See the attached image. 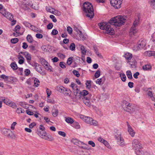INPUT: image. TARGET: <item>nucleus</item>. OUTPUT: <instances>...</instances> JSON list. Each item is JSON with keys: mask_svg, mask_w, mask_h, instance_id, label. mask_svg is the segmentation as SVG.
<instances>
[{"mask_svg": "<svg viewBox=\"0 0 155 155\" xmlns=\"http://www.w3.org/2000/svg\"><path fill=\"white\" fill-rule=\"evenodd\" d=\"M92 95L91 94H89L87 95V97H82L83 101H87L88 100H89V99L91 98Z\"/></svg>", "mask_w": 155, "mask_h": 155, "instance_id": "ea45409f", "label": "nucleus"}, {"mask_svg": "<svg viewBox=\"0 0 155 155\" xmlns=\"http://www.w3.org/2000/svg\"><path fill=\"white\" fill-rule=\"evenodd\" d=\"M101 72L100 70H98L95 73V77L96 78H98L100 75Z\"/></svg>", "mask_w": 155, "mask_h": 155, "instance_id": "864d4df0", "label": "nucleus"}, {"mask_svg": "<svg viewBox=\"0 0 155 155\" xmlns=\"http://www.w3.org/2000/svg\"><path fill=\"white\" fill-rule=\"evenodd\" d=\"M8 106L14 108H15L17 107L15 103L12 101H11Z\"/></svg>", "mask_w": 155, "mask_h": 155, "instance_id": "e433bc0d", "label": "nucleus"}, {"mask_svg": "<svg viewBox=\"0 0 155 155\" xmlns=\"http://www.w3.org/2000/svg\"><path fill=\"white\" fill-rule=\"evenodd\" d=\"M126 19V16L118 15L111 18L109 23L101 22L98 24V25L101 29L105 30L107 34L113 35L114 34V30L111 28L110 25H114L116 27L124 25Z\"/></svg>", "mask_w": 155, "mask_h": 155, "instance_id": "f257e3e1", "label": "nucleus"}, {"mask_svg": "<svg viewBox=\"0 0 155 155\" xmlns=\"http://www.w3.org/2000/svg\"><path fill=\"white\" fill-rule=\"evenodd\" d=\"M150 5L153 8H155V0H149Z\"/></svg>", "mask_w": 155, "mask_h": 155, "instance_id": "2f4dec72", "label": "nucleus"}, {"mask_svg": "<svg viewBox=\"0 0 155 155\" xmlns=\"http://www.w3.org/2000/svg\"><path fill=\"white\" fill-rule=\"evenodd\" d=\"M91 81H86V87L88 89H89L91 87Z\"/></svg>", "mask_w": 155, "mask_h": 155, "instance_id": "09e8293b", "label": "nucleus"}, {"mask_svg": "<svg viewBox=\"0 0 155 155\" xmlns=\"http://www.w3.org/2000/svg\"><path fill=\"white\" fill-rule=\"evenodd\" d=\"M67 31H68V33L69 34H72V29L71 27H70L69 26H68L67 27Z\"/></svg>", "mask_w": 155, "mask_h": 155, "instance_id": "5fc2aeb1", "label": "nucleus"}, {"mask_svg": "<svg viewBox=\"0 0 155 155\" xmlns=\"http://www.w3.org/2000/svg\"><path fill=\"white\" fill-rule=\"evenodd\" d=\"M18 39L17 38H12L11 40V42L12 44H15L18 41Z\"/></svg>", "mask_w": 155, "mask_h": 155, "instance_id": "a18cd8bd", "label": "nucleus"}, {"mask_svg": "<svg viewBox=\"0 0 155 155\" xmlns=\"http://www.w3.org/2000/svg\"><path fill=\"white\" fill-rule=\"evenodd\" d=\"M89 94L88 93V92L86 90H83L81 92H80L79 93V98H81L84 97L85 96L87 95H88Z\"/></svg>", "mask_w": 155, "mask_h": 155, "instance_id": "2eb2a0df", "label": "nucleus"}, {"mask_svg": "<svg viewBox=\"0 0 155 155\" xmlns=\"http://www.w3.org/2000/svg\"><path fill=\"white\" fill-rule=\"evenodd\" d=\"M83 119L84 121L85 122L90 124L91 121L92 120V118L89 117H85Z\"/></svg>", "mask_w": 155, "mask_h": 155, "instance_id": "b1692460", "label": "nucleus"}, {"mask_svg": "<svg viewBox=\"0 0 155 155\" xmlns=\"http://www.w3.org/2000/svg\"><path fill=\"white\" fill-rule=\"evenodd\" d=\"M58 33V31H57V30L55 29H54L51 32V35H57Z\"/></svg>", "mask_w": 155, "mask_h": 155, "instance_id": "4d7b16f0", "label": "nucleus"}, {"mask_svg": "<svg viewBox=\"0 0 155 155\" xmlns=\"http://www.w3.org/2000/svg\"><path fill=\"white\" fill-rule=\"evenodd\" d=\"M72 57H70L67 60V63L68 65H70L72 62Z\"/></svg>", "mask_w": 155, "mask_h": 155, "instance_id": "37998d69", "label": "nucleus"}, {"mask_svg": "<svg viewBox=\"0 0 155 155\" xmlns=\"http://www.w3.org/2000/svg\"><path fill=\"white\" fill-rule=\"evenodd\" d=\"M127 124L128 132L130 136L133 137L134 136L135 132L128 122H127Z\"/></svg>", "mask_w": 155, "mask_h": 155, "instance_id": "f8f14e48", "label": "nucleus"}, {"mask_svg": "<svg viewBox=\"0 0 155 155\" xmlns=\"http://www.w3.org/2000/svg\"><path fill=\"white\" fill-rule=\"evenodd\" d=\"M42 136V138L45 139V140H49L51 141L53 140V138L51 137L50 136L47 135L46 133H45V134L43 136L41 135Z\"/></svg>", "mask_w": 155, "mask_h": 155, "instance_id": "aec40b11", "label": "nucleus"}, {"mask_svg": "<svg viewBox=\"0 0 155 155\" xmlns=\"http://www.w3.org/2000/svg\"><path fill=\"white\" fill-rule=\"evenodd\" d=\"M135 152L137 155H143L144 154V152L142 150L141 148H140V149L135 150Z\"/></svg>", "mask_w": 155, "mask_h": 155, "instance_id": "393cba45", "label": "nucleus"}, {"mask_svg": "<svg viewBox=\"0 0 155 155\" xmlns=\"http://www.w3.org/2000/svg\"><path fill=\"white\" fill-rule=\"evenodd\" d=\"M50 18L52 19V21L54 22H56L57 21V19L55 18V16L54 15H50Z\"/></svg>", "mask_w": 155, "mask_h": 155, "instance_id": "052dcab7", "label": "nucleus"}, {"mask_svg": "<svg viewBox=\"0 0 155 155\" xmlns=\"http://www.w3.org/2000/svg\"><path fill=\"white\" fill-rule=\"evenodd\" d=\"M127 62L130 65L132 68H136L137 62L134 58H132V59H130L128 61H127Z\"/></svg>", "mask_w": 155, "mask_h": 155, "instance_id": "ddd939ff", "label": "nucleus"}, {"mask_svg": "<svg viewBox=\"0 0 155 155\" xmlns=\"http://www.w3.org/2000/svg\"><path fill=\"white\" fill-rule=\"evenodd\" d=\"M13 81V78L12 77L8 76L6 81L11 82Z\"/></svg>", "mask_w": 155, "mask_h": 155, "instance_id": "0e129e2a", "label": "nucleus"}, {"mask_svg": "<svg viewBox=\"0 0 155 155\" xmlns=\"http://www.w3.org/2000/svg\"><path fill=\"white\" fill-rule=\"evenodd\" d=\"M16 111L18 114H20V113H23L24 112L25 110L21 108H17Z\"/></svg>", "mask_w": 155, "mask_h": 155, "instance_id": "c9c22d12", "label": "nucleus"}, {"mask_svg": "<svg viewBox=\"0 0 155 155\" xmlns=\"http://www.w3.org/2000/svg\"><path fill=\"white\" fill-rule=\"evenodd\" d=\"M112 6L116 9H119L121 7L123 0H110Z\"/></svg>", "mask_w": 155, "mask_h": 155, "instance_id": "39448f33", "label": "nucleus"}, {"mask_svg": "<svg viewBox=\"0 0 155 155\" xmlns=\"http://www.w3.org/2000/svg\"><path fill=\"white\" fill-rule=\"evenodd\" d=\"M109 149H111V147L109 145L108 142L105 140L104 142L103 143Z\"/></svg>", "mask_w": 155, "mask_h": 155, "instance_id": "c03bdc74", "label": "nucleus"}, {"mask_svg": "<svg viewBox=\"0 0 155 155\" xmlns=\"http://www.w3.org/2000/svg\"><path fill=\"white\" fill-rule=\"evenodd\" d=\"M29 4H30L28 2L25 3L23 2H21L19 5L22 9H25L27 7V5H29Z\"/></svg>", "mask_w": 155, "mask_h": 155, "instance_id": "f3484780", "label": "nucleus"}, {"mask_svg": "<svg viewBox=\"0 0 155 155\" xmlns=\"http://www.w3.org/2000/svg\"><path fill=\"white\" fill-rule=\"evenodd\" d=\"M3 15L10 21L13 19V16L10 13L8 12H5L3 14Z\"/></svg>", "mask_w": 155, "mask_h": 155, "instance_id": "4468645a", "label": "nucleus"}, {"mask_svg": "<svg viewBox=\"0 0 155 155\" xmlns=\"http://www.w3.org/2000/svg\"><path fill=\"white\" fill-rule=\"evenodd\" d=\"M40 60L41 64L46 70L50 72L52 71V67L45 59L43 58H41Z\"/></svg>", "mask_w": 155, "mask_h": 155, "instance_id": "0eeeda50", "label": "nucleus"}, {"mask_svg": "<svg viewBox=\"0 0 155 155\" xmlns=\"http://www.w3.org/2000/svg\"><path fill=\"white\" fill-rule=\"evenodd\" d=\"M34 84L36 87H38L39 85L40 82L37 78H35L34 80Z\"/></svg>", "mask_w": 155, "mask_h": 155, "instance_id": "79ce46f5", "label": "nucleus"}, {"mask_svg": "<svg viewBox=\"0 0 155 155\" xmlns=\"http://www.w3.org/2000/svg\"><path fill=\"white\" fill-rule=\"evenodd\" d=\"M31 29L32 31L36 32H41L42 31V30H39V29L36 27V26L34 25H31Z\"/></svg>", "mask_w": 155, "mask_h": 155, "instance_id": "4be33fe9", "label": "nucleus"}, {"mask_svg": "<svg viewBox=\"0 0 155 155\" xmlns=\"http://www.w3.org/2000/svg\"><path fill=\"white\" fill-rule=\"evenodd\" d=\"M56 89L59 92L61 93H64L65 92V88L62 86L57 87Z\"/></svg>", "mask_w": 155, "mask_h": 155, "instance_id": "5701e85b", "label": "nucleus"}, {"mask_svg": "<svg viewBox=\"0 0 155 155\" xmlns=\"http://www.w3.org/2000/svg\"><path fill=\"white\" fill-rule=\"evenodd\" d=\"M46 92L47 95V97L48 98L51 93V91L48 88H47Z\"/></svg>", "mask_w": 155, "mask_h": 155, "instance_id": "3c124183", "label": "nucleus"}, {"mask_svg": "<svg viewBox=\"0 0 155 155\" xmlns=\"http://www.w3.org/2000/svg\"><path fill=\"white\" fill-rule=\"evenodd\" d=\"M75 45L74 43H72L69 47L70 49L72 51H74L75 50Z\"/></svg>", "mask_w": 155, "mask_h": 155, "instance_id": "4c0bfd02", "label": "nucleus"}, {"mask_svg": "<svg viewBox=\"0 0 155 155\" xmlns=\"http://www.w3.org/2000/svg\"><path fill=\"white\" fill-rule=\"evenodd\" d=\"M53 25L52 23H49L47 26V28L48 29H51L52 28Z\"/></svg>", "mask_w": 155, "mask_h": 155, "instance_id": "338daca9", "label": "nucleus"}, {"mask_svg": "<svg viewBox=\"0 0 155 155\" xmlns=\"http://www.w3.org/2000/svg\"><path fill=\"white\" fill-rule=\"evenodd\" d=\"M24 55L26 58L27 61L28 63L30 62L31 60V54L28 52H25L24 53Z\"/></svg>", "mask_w": 155, "mask_h": 155, "instance_id": "6ab92c4d", "label": "nucleus"}, {"mask_svg": "<svg viewBox=\"0 0 155 155\" xmlns=\"http://www.w3.org/2000/svg\"><path fill=\"white\" fill-rule=\"evenodd\" d=\"M23 23L25 26L28 27H29L30 26L31 27L32 25L29 22L26 21H24Z\"/></svg>", "mask_w": 155, "mask_h": 155, "instance_id": "8fccbe9b", "label": "nucleus"}, {"mask_svg": "<svg viewBox=\"0 0 155 155\" xmlns=\"http://www.w3.org/2000/svg\"><path fill=\"white\" fill-rule=\"evenodd\" d=\"M132 146L134 150H135L142 148V146L140 141L137 139H134L132 142Z\"/></svg>", "mask_w": 155, "mask_h": 155, "instance_id": "1a4fd4ad", "label": "nucleus"}, {"mask_svg": "<svg viewBox=\"0 0 155 155\" xmlns=\"http://www.w3.org/2000/svg\"><path fill=\"white\" fill-rule=\"evenodd\" d=\"M85 104L88 107H89L91 105V103L89 101V100H88L87 101H83Z\"/></svg>", "mask_w": 155, "mask_h": 155, "instance_id": "e2e57ef3", "label": "nucleus"}, {"mask_svg": "<svg viewBox=\"0 0 155 155\" xmlns=\"http://www.w3.org/2000/svg\"><path fill=\"white\" fill-rule=\"evenodd\" d=\"M45 9L47 11L53 14L54 13V8H52L51 7H49L47 6L45 7Z\"/></svg>", "mask_w": 155, "mask_h": 155, "instance_id": "a878e982", "label": "nucleus"}, {"mask_svg": "<svg viewBox=\"0 0 155 155\" xmlns=\"http://www.w3.org/2000/svg\"><path fill=\"white\" fill-rule=\"evenodd\" d=\"M151 68V66L149 64L145 65L143 66V69L145 71L150 70Z\"/></svg>", "mask_w": 155, "mask_h": 155, "instance_id": "7c9ffc66", "label": "nucleus"}, {"mask_svg": "<svg viewBox=\"0 0 155 155\" xmlns=\"http://www.w3.org/2000/svg\"><path fill=\"white\" fill-rule=\"evenodd\" d=\"M126 74L128 78L130 79H132L133 78L132 74L130 71H127L126 72Z\"/></svg>", "mask_w": 155, "mask_h": 155, "instance_id": "c85d7f7f", "label": "nucleus"}, {"mask_svg": "<svg viewBox=\"0 0 155 155\" xmlns=\"http://www.w3.org/2000/svg\"><path fill=\"white\" fill-rule=\"evenodd\" d=\"M11 66L14 70H16L18 68L17 64L15 62L12 63L11 64Z\"/></svg>", "mask_w": 155, "mask_h": 155, "instance_id": "473e14b6", "label": "nucleus"}, {"mask_svg": "<svg viewBox=\"0 0 155 155\" xmlns=\"http://www.w3.org/2000/svg\"><path fill=\"white\" fill-rule=\"evenodd\" d=\"M70 87H72V89H74L77 87V84H74V83H72L70 85Z\"/></svg>", "mask_w": 155, "mask_h": 155, "instance_id": "69168bd1", "label": "nucleus"}, {"mask_svg": "<svg viewBox=\"0 0 155 155\" xmlns=\"http://www.w3.org/2000/svg\"><path fill=\"white\" fill-rule=\"evenodd\" d=\"M127 104V106L124 108V110L128 112H132L135 110V106L134 105L132 104L127 103L126 104Z\"/></svg>", "mask_w": 155, "mask_h": 155, "instance_id": "9d476101", "label": "nucleus"}, {"mask_svg": "<svg viewBox=\"0 0 155 155\" xmlns=\"http://www.w3.org/2000/svg\"><path fill=\"white\" fill-rule=\"evenodd\" d=\"M60 66L62 68H63L66 67V65L65 63L63 62H61L59 64Z\"/></svg>", "mask_w": 155, "mask_h": 155, "instance_id": "680f3d73", "label": "nucleus"}, {"mask_svg": "<svg viewBox=\"0 0 155 155\" xmlns=\"http://www.w3.org/2000/svg\"><path fill=\"white\" fill-rule=\"evenodd\" d=\"M35 69L36 70L41 74L42 75H45L46 73L45 71H42L41 66L38 64L36 68H35Z\"/></svg>", "mask_w": 155, "mask_h": 155, "instance_id": "9b49d317", "label": "nucleus"}, {"mask_svg": "<svg viewBox=\"0 0 155 155\" xmlns=\"http://www.w3.org/2000/svg\"><path fill=\"white\" fill-rule=\"evenodd\" d=\"M71 142L74 144L77 145L78 144H79V142L80 141L76 138H73L71 140Z\"/></svg>", "mask_w": 155, "mask_h": 155, "instance_id": "f704fd0d", "label": "nucleus"}, {"mask_svg": "<svg viewBox=\"0 0 155 155\" xmlns=\"http://www.w3.org/2000/svg\"><path fill=\"white\" fill-rule=\"evenodd\" d=\"M73 90L74 95L76 96H78V94H79L80 92V90L77 88V87L76 88L74 89H73Z\"/></svg>", "mask_w": 155, "mask_h": 155, "instance_id": "58836bf2", "label": "nucleus"}, {"mask_svg": "<svg viewBox=\"0 0 155 155\" xmlns=\"http://www.w3.org/2000/svg\"><path fill=\"white\" fill-rule=\"evenodd\" d=\"M53 14L57 16H59L61 15V13L58 10L54 9Z\"/></svg>", "mask_w": 155, "mask_h": 155, "instance_id": "6e6d98bb", "label": "nucleus"}, {"mask_svg": "<svg viewBox=\"0 0 155 155\" xmlns=\"http://www.w3.org/2000/svg\"><path fill=\"white\" fill-rule=\"evenodd\" d=\"M115 137L117 140V143L121 146H124L125 144L123 138L121 137V134L120 132L116 133L115 134Z\"/></svg>", "mask_w": 155, "mask_h": 155, "instance_id": "20e7f679", "label": "nucleus"}, {"mask_svg": "<svg viewBox=\"0 0 155 155\" xmlns=\"http://www.w3.org/2000/svg\"><path fill=\"white\" fill-rule=\"evenodd\" d=\"M58 110L54 109L52 110V114L53 117H56L58 114Z\"/></svg>", "mask_w": 155, "mask_h": 155, "instance_id": "bb28decb", "label": "nucleus"}, {"mask_svg": "<svg viewBox=\"0 0 155 155\" xmlns=\"http://www.w3.org/2000/svg\"><path fill=\"white\" fill-rule=\"evenodd\" d=\"M90 124L92 125L95 126H96L98 124V123L96 121L92 119V120L91 121V122Z\"/></svg>", "mask_w": 155, "mask_h": 155, "instance_id": "de8ad7c7", "label": "nucleus"}, {"mask_svg": "<svg viewBox=\"0 0 155 155\" xmlns=\"http://www.w3.org/2000/svg\"><path fill=\"white\" fill-rule=\"evenodd\" d=\"M58 134L61 136L63 137H65L66 136V134L63 131H59L58 132Z\"/></svg>", "mask_w": 155, "mask_h": 155, "instance_id": "13d9d810", "label": "nucleus"}, {"mask_svg": "<svg viewBox=\"0 0 155 155\" xmlns=\"http://www.w3.org/2000/svg\"><path fill=\"white\" fill-rule=\"evenodd\" d=\"M73 73L77 77H79L80 76V74L78 71L74 70L73 71Z\"/></svg>", "mask_w": 155, "mask_h": 155, "instance_id": "603ef678", "label": "nucleus"}, {"mask_svg": "<svg viewBox=\"0 0 155 155\" xmlns=\"http://www.w3.org/2000/svg\"><path fill=\"white\" fill-rule=\"evenodd\" d=\"M80 49L81 51V55L82 57H84V55L86 54V51L84 46L81 45Z\"/></svg>", "mask_w": 155, "mask_h": 155, "instance_id": "412c9836", "label": "nucleus"}, {"mask_svg": "<svg viewBox=\"0 0 155 155\" xmlns=\"http://www.w3.org/2000/svg\"><path fill=\"white\" fill-rule=\"evenodd\" d=\"M2 100L5 104L8 105L11 102V101L9 99L6 98H4V99H2Z\"/></svg>", "mask_w": 155, "mask_h": 155, "instance_id": "cd10ccee", "label": "nucleus"}, {"mask_svg": "<svg viewBox=\"0 0 155 155\" xmlns=\"http://www.w3.org/2000/svg\"><path fill=\"white\" fill-rule=\"evenodd\" d=\"M84 11L86 13V16L90 18L94 16V9L92 5L89 2H85L83 5Z\"/></svg>", "mask_w": 155, "mask_h": 155, "instance_id": "f03ea898", "label": "nucleus"}, {"mask_svg": "<svg viewBox=\"0 0 155 155\" xmlns=\"http://www.w3.org/2000/svg\"><path fill=\"white\" fill-rule=\"evenodd\" d=\"M35 36L38 38H41L43 37V35L41 34L37 33L36 34Z\"/></svg>", "mask_w": 155, "mask_h": 155, "instance_id": "774afa93", "label": "nucleus"}, {"mask_svg": "<svg viewBox=\"0 0 155 155\" xmlns=\"http://www.w3.org/2000/svg\"><path fill=\"white\" fill-rule=\"evenodd\" d=\"M124 57L127 61H128L130 59H132V58H133L132 54L129 52L126 53L124 54Z\"/></svg>", "mask_w": 155, "mask_h": 155, "instance_id": "dca6fc26", "label": "nucleus"}, {"mask_svg": "<svg viewBox=\"0 0 155 155\" xmlns=\"http://www.w3.org/2000/svg\"><path fill=\"white\" fill-rule=\"evenodd\" d=\"M120 77L123 81L125 82L126 81V77L124 74H120Z\"/></svg>", "mask_w": 155, "mask_h": 155, "instance_id": "c756f323", "label": "nucleus"}, {"mask_svg": "<svg viewBox=\"0 0 155 155\" xmlns=\"http://www.w3.org/2000/svg\"><path fill=\"white\" fill-rule=\"evenodd\" d=\"M65 121L68 124H72L74 122V120L72 118L69 117H65Z\"/></svg>", "mask_w": 155, "mask_h": 155, "instance_id": "a211bd4d", "label": "nucleus"}, {"mask_svg": "<svg viewBox=\"0 0 155 155\" xmlns=\"http://www.w3.org/2000/svg\"><path fill=\"white\" fill-rule=\"evenodd\" d=\"M146 43L144 40L139 41L138 44L135 45L133 48L134 51H137L143 48L146 45Z\"/></svg>", "mask_w": 155, "mask_h": 155, "instance_id": "7ed1b4c3", "label": "nucleus"}, {"mask_svg": "<svg viewBox=\"0 0 155 155\" xmlns=\"http://www.w3.org/2000/svg\"><path fill=\"white\" fill-rule=\"evenodd\" d=\"M81 143V144H82L84 145V146H82L81 147L82 148L84 149H88V146L87 144H85L83 142H81V141H80V142H79V144H80Z\"/></svg>", "mask_w": 155, "mask_h": 155, "instance_id": "a19ab883", "label": "nucleus"}, {"mask_svg": "<svg viewBox=\"0 0 155 155\" xmlns=\"http://www.w3.org/2000/svg\"><path fill=\"white\" fill-rule=\"evenodd\" d=\"M26 39L27 41L30 43H32L33 42V38L30 35H28Z\"/></svg>", "mask_w": 155, "mask_h": 155, "instance_id": "72a5a7b5", "label": "nucleus"}, {"mask_svg": "<svg viewBox=\"0 0 155 155\" xmlns=\"http://www.w3.org/2000/svg\"><path fill=\"white\" fill-rule=\"evenodd\" d=\"M24 72L25 75L28 76L30 73V71L29 69H26L25 70Z\"/></svg>", "mask_w": 155, "mask_h": 155, "instance_id": "bf43d9fd", "label": "nucleus"}, {"mask_svg": "<svg viewBox=\"0 0 155 155\" xmlns=\"http://www.w3.org/2000/svg\"><path fill=\"white\" fill-rule=\"evenodd\" d=\"M139 20V17H138L137 19H135L133 25L131 28L130 31V33L131 35H134L137 31V30L136 28V27L137 26Z\"/></svg>", "mask_w": 155, "mask_h": 155, "instance_id": "6e6552de", "label": "nucleus"}, {"mask_svg": "<svg viewBox=\"0 0 155 155\" xmlns=\"http://www.w3.org/2000/svg\"><path fill=\"white\" fill-rule=\"evenodd\" d=\"M1 131L3 134L9 138H13L15 137L14 134L9 129L3 128Z\"/></svg>", "mask_w": 155, "mask_h": 155, "instance_id": "423d86ee", "label": "nucleus"}, {"mask_svg": "<svg viewBox=\"0 0 155 155\" xmlns=\"http://www.w3.org/2000/svg\"><path fill=\"white\" fill-rule=\"evenodd\" d=\"M37 133L39 136H40L42 138V136H41V135L44 136L45 135V134L46 132L45 131H37Z\"/></svg>", "mask_w": 155, "mask_h": 155, "instance_id": "49530a36", "label": "nucleus"}]
</instances>
